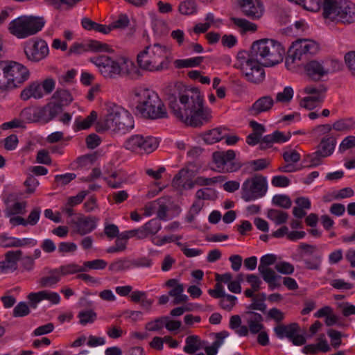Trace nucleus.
Returning a JSON list of instances; mask_svg holds the SVG:
<instances>
[{
  "instance_id": "nucleus-1",
  "label": "nucleus",
  "mask_w": 355,
  "mask_h": 355,
  "mask_svg": "<svg viewBox=\"0 0 355 355\" xmlns=\"http://www.w3.org/2000/svg\"><path fill=\"white\" fill-rule=\"evenodd\" d=\"M285 50L282 44L273 40L262 39L254 42L248 58L244 53L238 54L239 67L248 81L259 83L264 78L263 67H272L283 60Z\"/></svg>"
},
{
  "instance_id": "nucleus-20",
  "label": "nucleus",
  "mask_w": 355,
  "mask_h": 355,
  "mask_svg": "<svg viewBox=\"0 0 355 355\" xmlns=\"http://www.w3.org/2000/svg\"><path fill=\"white\" fill-rule=\"evenodd\" d=\"M112 113L119 118L116 123H118L117 132L124 134L134 128L133 117L128 110L120 106V108L113 110Z\"/></svg>"
},
{
  "instance_id": "nucleus-63",
  "label": "nucleus",
  "mask_w": 355,
  "mask_h": 355,
  "mask_svg": "<svg viewBox=\"0 0 355 355\" xmlns=\"http://www.w3.org/2000/svg\"><path fill=\"white\" fill-rule=\"evenodd\" d=\"M30 309L26 302H19L13 309L14 317H24L28 315Z\"/></svg>"
},
{
  "instance_id": "nucleus-41",
  "label": "nucleus",
  "mask_w": 355,
  "mask_h": 355,
  "mask_svg": "<svg viewBox=\"0 0 355 355\" xmlns=\"http://www.w3.org/2000/svg\"><path fill=\"white\" fill-rule=\"evenodd\" d=\"M58 269L62 277L64 276L86 271L85 267L80 266L79 265L74 263L62 265L58 267Z\"/></svg>"
},
{
  "instance_id": "nucleus-15",
  "label": "nucleus",
  "mask_w": 355,
  "mask_h": 355,
  "mask_svg": "<svg viewBox=\"0 0 355 355\" xmlns=\"http://www.w3.org/2000/svg\"><path fill=\"white\" fill-rule=\"evenodd\" d=\"M6 71L10 79L11 89L19 87L28 79L30 73L26 67L14 61L6 62Z\"/></svg>"
},
{
  "instance_id": "nucleus-30",
  "label": "nucleus",
  "mask_w": 355,
  "mask_h": 355,
  "mask_svg": "<svg viewBox=\"0 0 355 355\" xmlns=\"http://www.w3.org/2000/svg\"><path fill=\"white\" fill-rule=\"evenodd\" d=\"M44 96L41 85L38 82H33L26 87L21 92V98L27 101L31 98H42Z\"/></svg>"
},
{
  "instance_id": "nucleus-8",
  "label": "nucleus",
  "mask_w": 355,
  "mask_h": 355,
  "mask_svg": "<svg viewBox=\"0 0 355 355\" xmlns=\"http://www.w3.org/2000/svg\"><path fill=\"white\" fill-rule=\"evenodd\" d=\"M318 44L309 40H299L292 44L288 51V55L286 58V66L288 69H293V64L297 60L300 61L306 59L308 55H313L318 52Z\"/></svg>"
},
{
  "instance_id": "nucleus-61",
  "label": "nucleus",
  "mask_w": 355,
  "mask_h": 355,
  "mask_svg": "<svg viewBox=\"0 0 355 355\" xmlns=\"http://www.w3.org/2000/svg\"><path fill=\"white\" fill-rule=\"evenodd\" d=\"M345 63L351 75L355 78V51H349L345 55Z\"/></svg>"
},
{
  "instance_id": "nucleus-43",
  "label": "nucleus",
  "mask_w": 355,
  "mask_h": 355,
  "mask_svg": "<svg viewBox=\"0 0 355 355\" xmlns=\"http://www.w3.org/2000/svg\"><path fill=\"white\" fill-rule=\"evenodd\" d=\"M203 60V57L199 56L185 60H177L175 63L178 68L194 67L200 65Z\"/></svg>"
},
{
  "instance_id": "nucleus-39",
  "label": "nucleus",
  "mask_w": 355,
  "mask_h": 355,
  "mask_svg": "<svg viewBox=\"0 0 355 355\" xmlns=\"http://www.w3.org/2000/svg\"><path fill=\"white\" fill-rule=\"evenodd\" d=\"M267 217L272 220L276 225L285 223L288 218V214L282 210L270 209L267 212Z\"/></svg>"
},
{
  "instance_id": "nucleus-10",
  "label": "nucleus",
  "mask_w": 355,
  "mask_h": 355,
  "mask_svg": "<svg viewBox=\"0 0 355 355\" xmlns=\"http://www.w3.org/2000/svg\"><path fill=\"white\" fill-rule=\"evenodd\" d=\"M157 138L141 135H135L129 137L124 144L125 149L137 154L150 153L158 147Z\"/></svg>"
},
{
  "instance_id": "nucleus-45",
  "label": "nucleus",
  "mask_w": 355,
  "mask_h": 355,
  "mask_svg": "<svg viewBox=\"0 0 355 355\" xmlns=\"http://www.w3.org/2000/svg\"><path fill=\"white\" fill-rule=\"evenodd\" d=\"M322 101V98L320 96H307L303 98L300 105L306 110H311L316 107L318 104Z\"/></svg>"
},
{
  "instance_id": "nucleus-44",
  "label": "nucleus",
  "mask_w": 355,
  "mask_h": 355,
  "mask_svg": "<svg viewBox=\"0 0 355 355\" xmlns=\"http://www.w3.org/2000/svg\"><path fill=\"white\" fill-rule=\"evenodd\" d=\"M37 107H26L21 112V117L28 123L39 122Z\"/></svg>"
},
{
  "instance_id": "nucleus-11",
  "label": "nucleus",
  "mask_w": 355,
  "mask_h": 355,
  "mask_svg": "<svg viewBox=\"0 0 355 355\" xmlns=\"http://www.w3.org/2000/svg\"><path fill=\"white\" fill-rule=\"evenodd\" d=\"M277 257L275 254H268L261 257L260 263L258 266V271L265 282L268 284L270 290L279 288L281 286L278 280L281 276L278 275L275 270L270 268L275 263Z\"/></svg>"
},
{
  "instance_id": "nucleus-59",
  "label": "nucleus",
  "mask_w": 355,
  "mask_h": 355,
  "mask_svg": "<svg viewBox=\"0 0 355 355\" xmlns=\"http://www.w3.org/2000/svg\"><path fill=\"white\" fill-rule=\"evenodd\" d=\"M107 262L103 259H95L85 261L83 267H85L87 271V269L103 270L107 266Z\"/></svg>"
},
{
  "instance_id": "nucleus-12",
  "label": "nucleus",
  "mask_w": 355,
  "mask_h": 355,
  "mask_svg": "<svg viewBox=\"0 0 355 355\" xmlns=\"http://www.w3.org/2000/svg\"><path fill=\"white\" fill-rule=\"evenodd\" d=\"M235 152L232 150L214 153L213 161L216 170L221 173H232L238 171L241 167V164L235 160Z\"/></svg>"
},
{
  "instance_id": "nucleus-6",
  "label": "nucleus",
  "mask_w": 355,
  "mask_h": 355,
  "mask_svg": "<svg viewBox=\"0 0 355 355\" xmlns=\"http://www.w3.org/2000/svg\"><path fill=\"white\" fill-rule=\"evenodd\" d=\"M323 15L344 24L355 21V4L347 0H324Z\"/></svg>"
},
{
  "instance_id": "nucleus-56",
  "label": "nucleus",
  "mask_w": 355,
  "mask_h": 355,
  "mask_svg": "<svg viewBox=\"0 0 355 355\" xmlns=\"http://www.w3.org/2000/svg\"><path fill=\"white\" fill-rule=\"evenodd\" d=\"M88 51L96 52H107L110 51L109 46L105 43H102L96 40H91L87 43Z\"/></svg>"
},
{
  "instance_id": "nucleus-64",
  "label": "nucleus",
  "mask_w": 355,
  "mask_h": 355,
  "mask_svg": "<svg viewBox=\"0 0 355 355\" xmlns=\"http://www.w3.org/2000/svg\"><path fill=\"white\" fill-rule=\"evenodd\" d=\"M353 147H355V136H347L340 143L338 150L340 153H343Z\"/></svg>"
},
{
  "instance_id": "nucleus-49",
  "label": "nucleus",
  "mask_w": 355,
  "mask_h": 355,
  "mask_svg": "<svg viewBox=\"0 0 355 355\" xmlns=\"http://www.w3.org/2000/svg\"><path fill=\"white\" fill-rule=\"evenodd\" d=\"M144 227L149 236L156 234L161 230L162 225L158 219L153 218L145 223Z\"/></svg>"
},
{
  "instance_id": "nucleus-48",
  "label": "nucleus",
  "mask_w": 355,
  "mask_h": 355,
  "mask_svg": "<svg viewBox=\"0 0 355 355\" xmlns=\"http://www.w3.org/2000/svg\"><path fill=\"white\" fill-rule=\"evenodd\" d=\"M332 128L337 131L347 132L353 128V122L350 119H340L334 123Z\"/></svg>"
},
{
  "instance_id": "nucleus-18",
  "label": "nucleus",
  "mask_w": 355,
  "mask_h": 355,
  "mask_svg": "<svg viewBox=\"0 0 355 355\" xmlns=\"http://www.w3.org/2000/svg\"><path fill=\"white\" fill-rule=\"evenodd\" d=\"M243 13L251 19H259L263 13V6L259 0H237Z\"/></svg>"
},
{
  "instance_id": "nucleus-25",
  "label": "nucleus",
  "mask_w": 355,
  "mask_h": 355,
  "mask_svg": "<svg viewBox=\"0 0 355 355\" xmlns=\"http://www.w3.org/2000/svg\"><path fill=\"white\" fill-rule=\"evenodd\" d=\"M97 219L93 216H83L77 219L75 223L76 232L83 236L92 232L96 227Z\"/></svg>"
},
{
  "instance_id": "nucleus-16",
  "label": "nucleus",
  "mask_w": 355,
  "mask_h": 355,
  "mask_svg": "<svg viewBox=\"0 0 355 355\" xmlns=\"http://www.w3.org/2000/svg\"><path fill=\"white\" fill-rule=\"evenodd\" d=\"M116 108H120V106L112 103L106 104L105 116L101 118L96 123V130L98 132L106 130L117 132L118 123H116L119 118L112 113V111Z\"/></svg>"
},
{
  "instance_id": "nucleus-57",
  "label": "nucleus",
  "mask_w": 355,
  "mask_h": 355,
  "mask_svg": "<svg viewBox=\"0 0 355 355\" xmlns=\"http://www.w3.org/2000/svg\"><path fill=\"white\" fill-rule=\"evenodd\" d=\"M275 269L278 272L286 275L293 274L295 270L293 265L286 261L277 263Z\"/></svg>"
},
{
  "instance_id": "nucleus-24",
  "label": "nucleus",
  "mask_w": 355,
  "mask_h": 355,
  "mask_svg": "<svg viewBox=\"0 0 355 355\" xmlns=\"http://www.w3.org/2000/svg\"><path fill=\"white\" fill-rule=\"evenodd\" d=\"M39 122L46 123L54 119L60 112V106L50 102L44 107H37Z\"/></svg>"
},
{
  "instance_id": "nucleus-37",
  "label": "nucleus",
  "mask_w": 355,
  "mask_h": 355,
  "mask_svg": "<svg viewBox=\"0 0 355 355\" xmlns=\"http://www.w3.org/2000/svg\"><path fill=\"white\" fill-rule=\"evenodd\" d=\"M229 326L230 329L235 330L236 333L240 336H246L248 334V327L241 325V319L239 315L231 316Z\"/></svg>"
},
{
  "instance_id": "nucleus-38",
  "label": "nucleus",
  "mask_w": 355,
  "mask_h": 355,
  "mask_svg": "<svg viewBox=\"0 0 355 355\" xmlns=\"http://www.w3.org/2000/svg\"><path fill=\"white\" fill-rule=\"evenodd\" d=\"M223 128H216L205 133L203 136L204 141L208 144L216 143L225 137Z\"/></svg>"
},
{
  "instance_id": "nucleus-5",
  "label": "nucleus",
  "mask_w": 355,
  "mask_h": 355,
  "mask_svg": "<svg viewBox=\"0 0 355 355\" xmlns=\"http://www.w3.org/2000/svg\"><path fill=\"white\" fill-rule=\"evenodd\" d=\"M45 24L46 19L43 16L21 15L9 23L8 30L17 38L24 39L41 31Z\"/></svg>"
},
{
  "instance_id": "nucleus-33",
  "label": "nucleus",
  "mask_w": 355,
  "mask_h": 355,
  "mask_svg": "<svg viewBox=\"0 0 355 355\" xmlns=\"http://www.w3.org/2000/svg\"><path fill=\"white\" fill-rule=\"evenodd\" d=\"M52 98L55 100V104L60 106V112L62 107L69 105L73 101L71 92L64 89H58L53 94Z\"/></svg>"
},
{
  "instance_id": "nucleus-4",
  "label": "nucleus",
  "mask_w": 355,
  "mask_h": 355,
  "mask_svg": "<svg viewBox=\"0 0 355 355\" xmlns=\"http://www.w3.org/2000/svg\"><path fill=\"white\" fill-rule=\"evenodd\" d=\"M180 104L187 108V116L191 119L189 125L198 127L209 119V111L204 108L203 99L197 89L188 91L180 94Z\"/></svg>"
},
{
  "instance_id": "nucleus-9",
  "label": "nucleus",
  "mask_w": 355,
  "mask_h": 355,
  "mask_svg": "<svg viewBox=\"0 0 355 355\" xmlns=\"http://www.w3.org/2000/svg\"><path fill=\"white\" fill-rule=\"evenodd\" d=\"M267 191L266 178L256 176L247 179L242 184L241 198L245 201L254 200L263 197Z\"/></svg>"
},
{
  "instance_id": "nucleus-26",
  "label": "nucleus",
  "mask_w": 355,
  "mask_h": 355,
  "mask_svg": "<svg viewBox=\"0 0 355 355\" xmlns=\"http://www.w3.org/2000/svg\"><path fill=\"white\" fill-rule=\"evenodd\" d=\"M291 138L290 134L285 135L283 132L276 130L270 135L261 138L260 149L264 150L270 148L275 143H284Z\"/></svg>"
},
{
  "instance_id": "nucleus-62",
  "label": "nucleus",
  "mask_w": 355,
  "mask_h": 355,
  "mask_svg": "<svg viewBox=\"0 0 355 355\" xmlns=\"http://www.w3.org/2000/svg\"><path fill=\"white\" fill-rule=\"evenodd\" d=\"M41 208L39 207H34L30 212L28 218L25 219L26 225H30L31 226L35 225L40 218Z\"/></svg>"
},
{
  "instance_id": "nucleus-51",
  "label": "nucleus",
  "mask_w": 355,
  "mask_h": 355,
  "mask_svg": "<svg viewBox=\"0 0 355 355\" xmlns=\"http://www.w3.org/2000/svg\"><path fill=\"white\" fill-rule=\"evenodd\" d=\"M196 198L199 200H213L216 198V194L214 189L206 187L198 190L196 193Z\"/></svg>"
},
{
  "instance_id": "nucleus-17",
  "label": "nucleus",
  "mask_w": 355,
  "mask_h": 355,
  "mask_svg": "<svg viewBox=\"0 0 355 355\" xmlns=\"http://www.w3.org/2000/svg\"><path fill=\"white\" fill-rule=\"evenodd\" d=\"M3 202L6 205L4 212L7 217L13 215L24 214L27 202L26 201H18V195L15 193L8 194L4 198Z\"/></svg>"
},
{
  "instance_id": "nucleus-22",
  "label": "nucleus",
  "mask_w": 355,
  "mask_h": 355,
  "mask_svg": "<svg viewBox=\"0 0 355 355\" xmlns=\"http://www.w3.org/2000/svg\"><path fill=\"white\" fill-rule=\"evenodd\" d=\"M168 106L175 116L180 121L189 125L190 116H187V108L180 104V95L178 99L173 94H169L167 98Z\"/></svg>"
},
{
  "instance_id": "nucleus-21",
  "label": "nucleus",
  "mask_w": 355,
  "mask_h": 355,
  "mask_svg": "<svg viewBox=\"0 0 355 355\" xmlns=\"http://www.w3.org/2000/svg\"><path fill=\"white\" fill-rule=\"evenodd\" d=\"M37 241L33 238L18 239L8 236L7 234H0V245L3 248H19L26 245L35 246Z\"/></svg>"
},
{
  "instance_id": "nucleus-50",
  "label": "nucleus",
  "mask_w": 355,
  "mask_h": 355,
  "mask_svg": "<svg viewBox=\"0 0 355 355\" xmlns=\"http://www.w3.org/2000/svg\"><path fill=\"white\" fill-rule=\"evenodd\" d=\"M78 317L80 319V323L85 325L88 323H93L96 319V313L92 310H85L80 311Z\"/></svg>"
},
{
  "instance_id": "nucleus-14",
  "label": "nucleus",
  "mask_w": 355,
  "mask_h": 355,
  "mask_svg": "<svg viewBox=\"0 0 355 355\" xmlns=\"http://www.w3.org/2000/svg\"><path fill=\"white\" fill-rule=\"evenodd\" d=\"M24 51L29 61L38 62L48 56L49 49L45 40L37 39L26 42Z\"/></svg>"
},
{
  "instance_id": "nucleus-52",
  "label": "nucleus",
  "mask_w": 355,
  "mask_h": 355,
  "mask_svg": "<svg viewBox=\"0 0 355 355\" xmlns=\"http://www.w3.org/2000/svg\"><path fill=\"white\" fill-rule=\"evenodd\" d=\"M304 91L308 94H315V96H320L323 98V94L327 91V87L323 84L306 86Z\"/></svg>"
},
{
  "instance_id": "nucleus-28",
  "label": "nucleus",
  "mask_w": 355,
  "mask_h": 355,
  "mask_svg": "<svg viewBox=\"0 0 355 355\" xmlns=\"http://www.w3.org/2000/svg\"><path fill=\"white\" fill-rule=\"evenodd\" d=\"M248 315L247 324L248 332L252 334H257L264 329V325L262 324L263 317L260 313L254 311L246 312Z\"/></svg>"
},
{
  "instance_id": "nucleus-54",
  "label": "nucleus",
  "mask_w": 355,
  "mask_h": 355,
  "mask_svg": "<svg viewBox=\"0 0 355 355\" xmlns=\"http://www.w3.org/2000/svg\"><path fill=\"white\" fill-rule=\"evenodd\" d=\"M130 261L128 259H119L112 262L109 266V270L112 272H119L130 268Z\"/></svg>"
},
{
  "instance_id": "nucleus-19",
  "label": "nucleus",
  "mask_w": 355,
  "mask_h": 355,
  "mask_svg": "<svg viewBox=\"0 0 355 355\" xmlns=\"http://www.w3.org/2000/svg\"><path fill=\"white\" fill-rule=\"evenodd\" d=\"M22 254L23 252L20 250L8 251L4 255V260L0 261V273L15 271Z\"/></svg>"
},
{
  "instance_id": "nucleus-40",
  "label": "nucleus",
  "mask_w": 355,
  "mask_h": 355,
  "mask_svg": "<svg viewBox=\"0 0 355 355\" xmlns=\"http://www.w3.org/2000/svg\"><path fill=\"white\" fill-rule=\"evenodd\" d=\"M178 10L184 15H193L198 10L197 3L194 0H185L180 3Z\"/></svg>"
},
{
  "instance_id": "nucleus-46",
  "label": "nucleus",
  "mask_w": 355,
  "mask_h": 355,
  "mask_svg": "<svg viewBox=\"0 0 355 355\" xmlns=\"http://www.w3.org/2000/svg\"><path fill=\"white\" fill-rule=\"evenodd\" d=\"M273 205L284 209H289L291 207L292 202L291 198L284 194H278L273 196L272 199Z\"/></svg>"
},
{
  "instance_id": "nucleus-7",
  "label": "nucleus",
  "mask_w": 355,
  "mask_h": 355,
  "mask_svg": "<svg viewBox=\"0 0 355 355\" xmlns=\"http://www.w3.org/2000/svg\"><path fill=\"white\" fill-rule=\"evenodd\" d=\"M90 62L95 64L100 73L105 78L114 79L128 74L124 65L128 64L125 58L115 59L105 55H101L90 58Z\"/></svg>"
},
{
  "instance_id": "nucleus-34",
  "label": "nucleus",
  "mask_w": 355,
  "mask_h": 355,
  "mask_svg": "<svg viewBox=\"0 0 355 355\" xmlns=\"http://www.w3.org/2000/svg\"><path fill=\"white\" fill-rule=\"evenodd\" d=\"M299 331V326L297 323H291L288 325L278 324L274 328V331L277 338L282 339L284 337L290 339Z\"/></svg>"
},
{
  "instance_id": "nucleus-60",
  "label": "nucleus",
  "mask_w": 355,
  "mask_h": 355,
  "mask_svg": "<svg viewBox=\"0 0 355 355\" xmlns=\"http://www.w3.org/2000/svg\"><path fill=\"white\" fill-rule=\"evenodd\" d=\"M293 96V90L291 87H286L283 92H279L276 96V101L282 103H288Z\"/></svg>"
},
{
  "instance_id": "nucleus-35",
  "label": "nucleus",
  "mask_w": 355,
  "mask_h": 355,
  "mask_svg": "<svg viewBox=\"0 0 355 355\" xmlns=\"http://www.w3.org/2000/svg\"><path fill=\"white\" fill-rule=\"evenodd\" d=\"M229 336V333L227 331H222L215 334L216 340L211 346L207 345V342L205 340L204 349L207 355H216L218 348L223 343V340Z\"/></svg>"
},
{
  "instance_id": "nucleus-53",
  "label": "nucleus",
  "mask_w": 355,
  "mask_h": 355,
  "mask_svg": "<svg viewBox=\"0 0 355 355\" xmlns=\"http://www.w3.org/2000/svg\"><path fill=\"white\" fill-rule=\"evenodd\" d=\"M237 298L231 295H225L220 300V307L227 311H230L232 308L235 306Z\"/></svg>"
},
{
  "instance_id": "nucleus-32",
  "label": "nucleus",
  "mask_w": 355,
  "mask_h": 355,
  "mask_svg": "<svg viewBox=\"0 0 355 355\" xmlns=\"http://www.w3.org/2000/svg\"><path fill=\"white\" fill-rule=\"evenodd\" d=\"M189 171L187 169H181L176 174L173 180V184L177 188H182L184 189H190L196 184L195 181L191 182L189 180Z\"/></svg>"
},
{
  "instance_id": "nucleus-3",
  "label": "nucleus",
  "mask_w": 355,
  "mask_h": 355,
  "mask_svg": "<svg viewBox=\"0 0 355 355\" xmlns=\"http://www.w3.org/2000/svg\"><path fill=\"white\" fill-rule=\"evenodd\" d=\"M139 67L149 71H159L168 65V50L159 43L147 46L137 57Z\"/></svg>"
},
{
  "instance_id": "nucleus-29",
  "label": "nucleus",
  "mask_w": 355,
  "mask_h": 355,
  "mask_svg": "<svg viewBox=\"0 0 355 355\" xmlns=\"http://www.w3.org/2000/svg\"><path fill=\"white\" fill-rule=\"evenodd\" d=\"M46 270H47L46 275L38 280L40 287H53L60 282L62 276L58 268L53 269L47 268Z\"/></svg>"
},
{
  "instance_id": "nucleus-13",
  "label": "nucleus",
  "mask_w": 355,
  "mask_h": 355,
  "mask_svg": "<svg viewBox=\"0 0 355 355\" xmlns=\"http://www.w3.org/2000/svg\"><path fill=\"white\" fill-rule=\"evenodd\" d=\"M336 144V139L333 136L324 137L315 152L311 155H308L306 158L310 162L309 166H316L321 163V159L324 157L331 155L335 148Z\"/></svg>"
},
{
  "instance_id": "nucleus-36",
  "label": "nucleus",
  "mask_w": 355,
  "mask_h": 355,
  "mask_svg": "<svg viewBox=\"0 0 355 355\" xmlns=\"http://www.w3.org/2000/svg\"><path fill=\"white\" fill-rule=\"evenodd\" d=\"M96 119L97 112L94 110L92 111L90 114L84 119H82L81 117L79 116L76 119L74 130L76 131H79L81 130L87 129L92 125Z\"/></svg>"
},
{
  "instance_id": "nucleus-2",
  "label": "nucleus",
  "mask_w": 355,
  "mask_h": 355,
  "mask_svg": "<svg viewBox=\"0 0 355 355\" xmlns=\"http://www.w3.org/2000/svg\"><path fill=\"white\" fill-rule=\"evenodd\" d=\"M137 102L136 114L146 119H159L168 116L166 107L158 94L148 89L135 88L132 90Z\"/></svg>"
},
{
  "instance_id": "nucleus-42",
  "label": "nucleus",
  "mask_w": 355,
  "mask_h": 355,
  "mask_svg": "<svg viewBox=\"0 0 355 355\" xmlns=\"http://www.w3.org/2000/svg\"><path fill=\"white\" fill-rule=\"evenodd\" d=\"M184 292V286L182 284L175 286L169 292L168 295L171 297H174V304H179L182 302H185L188 300V297L186 295L182 294Z\"/></svg>"
},
{
  "instance_id": "nucleus-47",
  "label": "nucleus",
  "mask_w": 355,
  "mask_h": 355,
  "mask_svg": "<svg viewBox=\"0 0 355 355\" xmlns=\"http://www.w3.org/2000/svg\"><path fill=\"white\" fill-rule=\"evenodd\" d=\"M231 19L235 25L241 28L244 31L254 32L257 29V26L255 24L252 23L247 19L236 17H232Z\"/></svg>"
},
{
  "instance_id": "nucleus-27",
  "label": "nucleus",
  "mask_w": 355,
  "mask_h": 355,
  "mask_svg": "<svg viewBox=\"0 0 355 355\" xmlns=\"http://www.w3.org/2000/svg\"><path fill=\"white\" fill-rule=\"evenodd\" d=\"M274 100L270 96H264L258 98L250 108L251 114L257 116L261 112L269 111L274 105Z\"/></svg>"
},
{
  "instance_id": "nucleus-23",
  "label": "nucleus",
  "mask_w": 355,
  "mask_h": 355,
  "mask_svg": "<svg viewBox=\"0 0 355 355\" xmlns=\"http://www.w3.org/2000/svg\"><path fill=\"white\" fill-rule=\"evenodd\" d=\"M306 75L313 80H319L322 77L329 73V70L326 69L322 62L311 60L304 66Z\"/></svg>"
},
{
  "instance_id": "nucleus-58",
  "label": "nucleus",
  "mask_w": 355,
  "mask_h": 355,
  "mask_svg": "<svg viewBox=\"0 0 355 355\" xmlns=\"http://www.w3.org/2000/svg\"><path fill=\"white\" fill-rule=\"evenodd\" d=\"M130 24V20L126 14H120L118 18L113 21L110 26L112 30L114 28L123 29L128 27Z\"/></svg>"
},
{
  "instance_id": "nucleus-55",
  "label": "nucleus",
  "mask_w": 355,
  "mask_h": 355,
  "mask_svg": "<svg viewBox=\"0 0 355 355\" xmlns=\"http://www.w3.org/2000/svg\"><path fill=\"white\" fill-rule=\"evenodd\" d=\"M166 321V316L156 318L153 321H150L146 324V329L149 331H157L161 330L164 326Z\"/></svg>"
},
{
  "instance_id": "nucleus-31",
  "label": "nucleus",
  "mask_w": 355,
  "mask_h": 355,
  "mask_svg": "<svg viewBox=\"0 0 355 355\" xmlns=\"http://www.w3.org/2000/svg\"><path fill=\"white\" fill-rule=\"evenodd\" d=\"M184 352L189 354H193L205 347V340H201L198 336L191 335L186 338Z\"/></svg>"
}]
</instances>
